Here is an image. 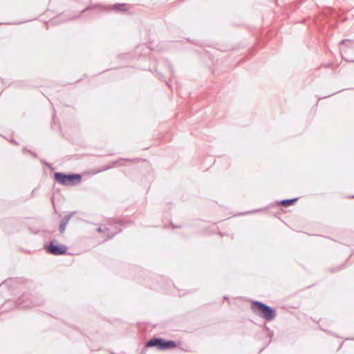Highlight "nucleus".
I'll use <instances>...</instances> for the list:
<instances>
[{
  "label": "nucleus",
  "mask_w": 354,
  "mask_h": 354,
  "mask_svg": "<svg viewBox=\"0 0 354 354\" xmlns=\"http://www.w3.org/2000/svg\"><path fill=\"white\" fill-rule=\"evenodd\" d=\"M164 339L159 337H153L146 343V347H155L158 350L162 349Z\"/></svg>",
  "instance_id": "obj_7"
},
{
  "label": "nucleus",
  "mask_w": 354,
  "mask_h": 354,
  "mask_svg": "<svg viewBox=\"0 0 354 354\" xmlns=\"http://www.w3.org/2000/svg\"><path fill=\"white\" fill-rule=\"evenodd\" d=\"M262 210H263L262 209H254V210H252V211H248V212L241 213L240 215H245V214H254V213H257V212H261Z\"/></svg>",
  "instance_id": "obj_16"
},
{
  "label": "nucleus",
  "mask_w": 354,
  "mask_h": 354,
  "mask_svg": "<svg viewBox=\"0 0 354 354\" xmlns=\"http://www.w3.org/2000/svg\"><path fill=\"white\" fill-rule=\"evenodd\" d=\"M333 95V94L329 95H328V96H325V97H320V98H319V100L324 99V98L328 97H330V96H331V95Z\"/></svg>",
  "instance_id": "obj_26"
},
{
  "label": "nucleus",
  "mask_w": 354,
  "mask_h": 354,
  "mask_svg": "<svg viewBox=\"0 0 354 354\" xmlns=\"http://www.w3.org/2000/svg\"><path fill=\"white\" fill-rule=\"evenodd\" d=\"M75 214V212H71L70 214H68L65 215L62 221H60L59 226V231L61 234H63L65 232L66 227L68 225L70 219L71 218L72 216Z\"/></svg>",
  "instance_id": "obj_9"
},
{
  "label": "nucleus",
  "mask_w": 354,
  "mask_h": 354,
  "mask_svg": "<svg viewBox=\"0 0 354 354\" xmlns=\"http://www.w3.org/2000/svg\"><path fill=\"white\" fill-rule=\"evenodd\" d=\"M23 152H28L30 151V150H28L27 148L26 147H24L23 149H22Z\"/></svg>",
  "instance_id": "obj_24"
},
{
  "label": "nucleus",
  "mask_w": 354,
  "mask_h": 354,
  "mask_svg": "<svg viewBox=\"0 0 354 354\" xmlns=\"http://www.w3.org/2000/svg\"><path fill=\"white\" fill-rule=\"evenodd\" d=\"M331 65H332L331 64H328L326 65V67H329V66H330Z\"/></svg>",
  "instance_id": "obj_32"
},
{
  "label": "nucleus",
  "mask_w": 354,
  "mask_h": 354,
  "mask_svg": "<svg viewBox=\"0 0 354 354\" xmlns=\"http://www.w3.org/2000/svg\"><path fill=\"white\" fill-rule=\"evenodd\" d=\"M298 200V198L283 199L276 202L277 205H281L283 207H289L294 205Z\"/></svg>",
  "instance_id": "obj_11"
},
{
  "label": "nucleus",
  "mask_w": 354,
  "mask_h": 354,
  "mask_svg": "<svg viewBox=\"0 0 354 354\" xmlns=\"http://www.w3.org/2000/svg\"><path fill=\"white\" fill-rule=\"evenodd\" d=\"M82 176L80 174L55 172L54 173L55 180L64 186H75L80 184Z\"/></svg>",
  "instance_id": "obj_3"
},
{
  "label": "nucleus",
  "mask_w": 354,
  "mask_h": 354,
  "mask_svg": "<svg viewBox=\"0 0 354 354\" xmlns=\"http://www.w3.org/2000/svg\"><path fill=\"white\" fill-rule=\"evenodd\" d=\"M124 162H120L119 163H117L116 165L119 166H125L126 165L124 163Z\"/></svg>",
  "instance_id": "obj_23"
},
{
  "label": "nucleus",
  "mask_w": 354,
  "mask_h": 354,
  "mask_svg": "<svg viewBox=\"0 0 354 354\" xmlns=\"http://www.w3.org/2000/svg\"><path fill=\"white\" fill-rule=\"evenodd\" d=\"M113 7L117 11L120 12H124L127 10V4L125 3H115Z\"/></svg>",
  "instance_id": "obj_13"
},
{
  "label": "nucleus",
  "mask_w": 354,
  "mask_h": 354,
  "mask_svg": "<svg viewBox=\"0 0 354 354\" xmlns=\"http://www.w3.org/2000/svg\"><path fill=\"white\" fill-rule=\"evenodd\" d=\"M29 153H30V154H31L34 158H37V154H36L35 152H33V151H29Z\"/></svg>",
  "instance_id": "obj_20"
},
{
  "label": "nucleus",
  "mask_w": 354,
  "mask_h": 354,
  "mask_svg": "<svg viewBox=\"0 0 354 354\" xmlns=\"http://www.w3.org/2000/svg\"><path fill=\"white\" fill-rule=\"evenodd\" d=\"M95 6H87L86 8H84V10H82L80 13L78 15H73V16H71L69 17L68 19H64V21H68V20H75V19H77L78 18H80L81 16L84 15L87 11L91 10L93 8H94Z\"/></svg>",
  "instance_id": "obj_12"
},
{
  "label": "nucleus",
  "mask_w": 354,
  "mask_h": 354,
  "mask_svg": "<svg viewBox=\"0 0 354 354\" xmlns=\"http://www.w3.org/2000/svg\"><path fill=\"white\" fill-rule=\"evenodd\" d=\"M167 85L169 86V87H171V84L169 82H167Z\"/></svg>",
  "instance_id": "obj_31"
},
{
  "label": "nucleus",
  "mask_w": 354,
  "mask_h": 354,
  "mask_svg": "<svg viewBox=\"0 0 354 354\" xmlns=\"http://www.w3.org/2000/svg\"><path fill=\"white\" fill-rule=\"evenodd\" d=\"M35 189H33V190L32 191L31 194H32V196H34V195L35 194Z\"/></svg>",
  "instance_id": "obj_28"
},
{
  "label": "nucleus",
  "mask_w": 354,
  "mask_h": 354,
  "mask_svg": "<svg viewBox=\"0 0 354 354\" xmlns=\"http://www.w3.org/2000/svg\"><path fill=\"white\" fill-rule=\"evenodd\" d=\"M136 160H137V159L120 158L118 160L111 161L108 165L102 167L100 169H98L97 170H96L94 172V174H97V173L102 172V171H106L108 169H110L113 168L115 165H116L117 163H119L120 162H134Z\"/></svg>",
  "instance_id": "obj_6"
},
{
  "label": "nucleus",
  "mask_w": 354,
  "mask_h": 354,
  "mask_svg": "<svg viewBox=\"0 0 354 354\" xmlns=\"http://www.w3.org/2000/svg\"><path fill=\"white\" fill-rule=\"evenodd\" d=\"M44 303L43 297L40 295H32L26 293L22 295L16 301V306L19 308H27L32 306H39Z\"/></svg>",
  "instance_id": "obj_2"
},
{
  "label": "nucleus",
  "mask_w": 354,
  "mask_h": 354,
  "mask_svg": "<svg viewBox=\"0 0 354 354\" xmlns=\"http://www.w3.org/2000/svg\"><path fill=\"white\" fill-rule=\"evenodd\" d=\"M348 198H354V195L349 196Z\"/></svg>",
  "instance_id": "obj_33"
},
{
  "label": "nucleus",
  "mask_w": 354,
  "mask_h": 354,
  "mask_svg": "<svg viewBox=\"0 0 354 354\" xmlns=\"http://www.w3.org/2000/svg\"><path fill=\"white\" fill-rule=\"evenodd\" d=\"M124 223V221H116L114 222L113 224L111 225L110 227H109L112 230L113 232H114L115 231H119V230L120 229V228H119V229L118 228V227H117L118 225H122Z\"/></svg>",
  "instance_id": "obj_14"
},
{
  "label": "nucleus",
  "mask_w": 354,
  "mask_h": 354,
  "mask_svg": "<svg viewBox=\"0 0 354 354\" xmlns=\"http://www.w3.org/2000/svg\"><path fill=\"white\" fill-rule=\"evenodd\" d=\"M344 264H342L341 266H339L336 268H330V270L332 272H337V271H339L342 269H344Z\"/></svg>",
  "instance_id": "obj_15"
},
{
  "label": "nucleus",
  "mask_w": 354,
  "mask_h": 354,
  "mask_svg": "<svg viewBox=\"0 0 354 354\" xmlns=\"http://www.w3.org/2000/svg\"><path fill=\"white\" fill-rule=\"evenodd\" d=\"M51 203H52V205H53V207L55 209V211L56 212V207H55V201H54V196H52L51 198Z\"/></svg>",
  "instance_id": "obj_18"
},
{
  "label": "nucleus",
  "mask_w": 354,
  "mask_h": 354,
  "mask_svg": "<svg viewBox=\"0 0 354 354\" xmlns=\"http://www.w3.org/2000/svg\"><path fill=\"white\" fill-rule=\"evenodd\" d=\"M177 346L176 342L174 340H163L162 346L161 351L170 350Z\"/></svg>",
  "instance_id": "obj_10"
},
{
  "label": "nucleus",
  "mask_w": 354,
  "mask_h": 354,
  "mask_svg": "<svg viewBox=\"0 0 354 354\" xmlns=\"http://www.w3.org/2000/svg\"><path fill=\"white\" fill-rule=\"evenodd\" d=\"M340 46L342 59L348 62H354V40L344 39L341 41Z\"/></svg>",
  "instance_id": "obj_4"
},
{
  "label": "nucleus",
  "mask_w": 354,
  "mask_h": 354,
  "mask_svg": "<svg viewBox=\"0 0 354 354\" xmlns=\"http://www.w3.org/2000/svg\"><path fill=\"white\" fill-rule=\"evenodd\" d=\"M127 223H131V222L130 221H127Z\"/></svg>",
  "instance_id": "obj_35"
},
{
  "label": "nucleus",
  "mask_w": 354,
  "mask_h": 354,
  "mask_svg": "<svg viewBox=\"0 0 354 354\" xmlns=\"http://www.w3.org/2000/svg\"><path fill=\"white\" fill-rule=\"evenodd\" d=\"M12 281V279L5 280L3 282H2L0 284V286H2V285H8L10 281Z\"/></svg>",
  "instance_id": "obj_17"
},
{
  "label": "nucleus",
  "mask_w": 354,
  "mask_h": 354,
  "mask_svg": "<svg viewBox=\"0 0 354 354\" xmlns=\"http://www.w3.org/2000/svg\"><path fill=\"white\" fill-rule=\"evenodd\" d=\"M45 250L50 254L58 256L66 254L68 248L64 245L57 243V241L53 239L45 246Z\"/></svg>",
  "instance_id": "obj_5"
},
{
  "label": "nucleus",
  "mask_w": 354,
  "mask_h": 354,
  "mask_svg": "<svg viewBox=\"0 0 354 354\" xmlns=\"http://www.w3.org/2000/svg\"><path fill=\"white\" fill-rule=\"evenodd\" d=\"M53 120L54 122H55V114L53 115Z\"/></svg>",
  "instance_id": "obj_30"
},
{
  "label": "nucleus",
  "mask_w": 354,
  "mask_h": 354,
  "mask_svg": "<svg viewBox=\"0 0 354 354\" xmlns=\"http://www.w3.org/2000/svg\"><path fill=\"white\" fill-rule=\"evenodd\" d=\"M223 299L224 300H229V297L227 296H224Z\"/></svg>",
  "instance_id": "obj_27"
},
{
  "label": "nucleus",
  "mask_w": 354,
  "mask_h": 354,
  "mask_svg": "<svg viewBox=\"0 0 354 354\" xmlns=\"http://www.w3.org/2000/svg\"><path fill=\"white\" fill-rule=\"evenodd\" d=\"M171 227H172V228H174V229H176V228H180V225H174V223H171Z\"/></svg>",
  "instance_id": "obj_19"
},
{
  "label": "nucleus",
  "mask_w": 354,
  "mask_h": 354,
  "mask_svg": "<svg viewBox=\"0 0 354 354\" xmlns=\"http://www.w3.org/2000/svg\"><path fill=\"white\" fill-rule=\"evenodd\" d=\"M169 69H170V71H171V74H173L174 73V68H172V66L171 65L169 66Z\"/></svg>",
  "instance_id": "obj_25"
},
{
  "label": "nucleus",
  "mask_w": 354,
  "mask_h": 354,
  "mask_svg": "<svg viewBox=\"0 0 354 354\" xmlns=\"http://www.w3.org/2000/svg\"><path fill=\"white\" fill-rule=\"evenodd\" d=\"M96 230L97 232L105 234L109 239H112L118 232H122V229H120L119 231H115L113 232L112 230L108 227H99Z\"/></svg>",
  "instance_id": "obj_8"
},
{
  "label": "nucleus",
  "mask_w": 354,
  "mask_h": 354,
  "mask_svg": "<svg viewBox=\"0 0 354 354\" xmlns=\"http://www.w3.org/2000/svg\"><path fill=\"white\" fill-rule=\"evenodd\" d=\"M10 142H11L12 143H14L16 145H19V142L15 141L14 139L10 140Z\"/></svg>",
  "instance_id": "obj_21"
},
{
  "label": "nucleus",
  "mask_w": 354,
  "mask_h": 354,
  "mask_svg": "<svg viewBox=\"0 0 354 354\" xmlns=\"http://www.w3.org/2000/svg\"><path fill=\"white\" fill-rule=\"evenodd\" d=\"M322 330L326 331L325 329L320 328Z\"/></svg>",
  "instance_id": "obj_34"
},
{
  "label": "nucleus",
  "mask_w": 354,
  "mask_h": 354,
  "mask_svg": "<svg viewBox=\"0 0 354 354\" xmlns=\"http://www.w3.org/2000/svg\"><path fill=\"white\" fill-rule=\"evenodd\" d=\"M250 308L256 315L267 321H271L277 316L276 310L274 308L260 301H252Z\"/></svg>",
  "instance_id": "obj_1"
},
{
  "label": "nucleus",
  "mask_w": 354,
  "mask_h": 354,
  "mask_svg": "<svg viewBox=\"0 0 354 354\" xmlns=\"http://www.w3.org/2000/svg\"><path fill=\"white\" fill-rule=\"evenodd\" d=\"M45 164L49 167V168H51V166L50 164L47 163V162H45Z\"/></svg>",
  "instance_id": "obj_29"
},
{
  "label": "nucleus",
  "mask_w": 354,
  "mask_h": 354,
  "mask_svg": "<svg viewBox=\"0 0 354 354\" xmlns=\"http://www.w3.org/2000/svg\"><path fill=\"white\" fill-rule=\"evenodd\" d=\"M148 347H146V346L142 348V351H141V354H145V352H146V350Z\"/></svg>",
  "instance_id": "obj_22"
}]
</instances>
